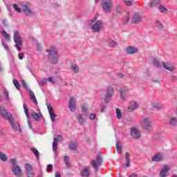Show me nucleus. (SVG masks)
Instances as JSON below:
<instances>
[{"label":"nucleus","instance_id":"f257e3e1","mask_svg":"<svg viewBox=\"0 0 177 177\" xmlns=\"http://www.w3.org/2000/svg\"><path fill=\"white\" fill-rule=\"evenodd\" d=\"M46 52H48V55L47 56L48 60L53 64H56L57 62H59V54H57V49L54 46L50 48V49H47Z\"/></svg>","mask_w":177,"mask_h":177},{"label":"nucleus","instance_id":"f03ea898","mask_svg":"<svg viewBox=\"0 0 177 177\" xmlns=\"http://www.w3.org/2000/svg\"><path fill=\"white\" fill-rule=\"evenodd\" d=\"M140 125L142 129L151 132L153 131V120L151 118L147 117L141 120Z\"/></svg>","mask_w":177,"mask_h":177},{"label":"nucleus","instance_id":"7ed1b4c3","mask_svg":"<svg viewBox=\"0 0 177 177\" xmlns=\"http://www.w3.org/2000/svg\"><path fill=\"white\" fill-rule=\"evenodd\" d=\"M120 92L121 100L125 102V100H128V99H129V96L132 95L133 90L132 88L124 86L120 88Z\"/></svg>","mask_w":177,"mask_h":177},{"label":"nucleus","instance_id":"20e7f679","mask_svg":"<svg viewBox=\"0 0 177 177\" xmlns=\"http://www.w3.org/2000/svg\"><path fill=\"white\" fill-rule=\"evenodd\" d=\"M10 162L12 164V172L17 177H20L22 175L21 173V168L19 167V165H17V160L15 158L10 159Z\"/></svg>","mask_w":177,"mask_h":177},{"label":"nucleus","instance_id":"39448f33","mask_svg":"<svg viewBox=\"0 0 177 177\" xmlns=\"http://www.w3.org/2000/svg\"><path fill=\"white\" fill-rule=\"evenodd\" d=\"M14 42L15 43V46L17 48V49L19 50V52H20V50H21V45H23V40L21 39V37H20V33H19V31L15 30L14 32Z\"/></svg>","mask_w":177,"mask_h":177},{"label":"nucleus","instance_id":"423d86ee","mask_svg":"<svg viewBox=\"0 0 177 177\" xmlns=\"http://www.w3.org/2000/svg\"><path fill=\"white\" fill-rule=\"evenodd\" d=\"M101 5L103 10L106 12H110L111 8H113V1L111 0H102Z\"/></svg>","mask_w":177,"mask_h":177},{"label":"nucleus","instance_id":"0eeeda50","mask_svg":"<svg viewBox=\"0 0 177 177\" xmlns=\"http://www.w3.org/2000/svg\"><path fill=\"white\" fill-rule=\"evenodd\" d=\"M113 96H114V88L111 86H109L105 95L104 102L109 103V102L111 100V97H113Z\"/></svg>","mask_w":177,"mask_h":177},{"label":"nucleus","instance_id":"6e6552de","mask_svg":"<svg viewBox=\"0 0 177 177\" xmlns=\"http://www.w3.org/2000/svg\"><path fill=\"white\" fill-rule=\"evenodd\" d=\"M91 28L93 32H100V31H102V28H103V21H96L95 23L93 24Z\"/></svg>","mask_w":177,"mask_h":177},{"label":"nucleus","instance_id":"1a4fd4ad","mask_svg":"<svg viewBox=\"0 0 177 177\" xmlns=\"http://www.w3.org/2000/svg\"><path fill=\"white\" fill-rule=\"evenodd\" d=\"M0 114L3 120H8L9 121L11 118H13L12 114L8 113V111H6V109L3 106L0 107Z\"/></svg>","mask_w":177,"mask_h":177},{"label":"nucleus","instance_id":"9d476101","mask_svg":"<svg viewBox=\"0 0 177 177\" xmlns=\"http://www.w3.org/2000/svg\"><path fill=\"white\" fill-rule=\"evenodd\" d=\"M91 164L92 167L94 168L95 171H97L99 167L102 165V156H97L96 158V160H91Z\"/></svg>","mask_w":177,"mask_h":177},{"label":"nucleus","instance_id":"9b49d317","mask_svg":"<svg viewBox=\"0 0 177 177\" xmlns=\"http://www.w3.org/2000/svg\"><path fill=\"white\" fill-rule=\"evenodd\" d=\"M63 140V137L61 135H58L56 138H54V141L53 143V150L55 151V154H57V145L59 142H62Z\"/></svg>","mask_w":177,"mask_h":177},{"label":"nucleus","instance_id":"f8f14e48","mask_svg":"<svg viewBox=\"0 0 177 177\" xmlns=\"http://www.w3.org/2000/svg\"><path fill=\"white\" fill-rule=\"evenodd\" d=\"M46 106L48 113L50 114L51 121L52 122H55V121H56V117H57V115L53 113V107H52V105L50 104H46Z\"/></svg>","mask_w":177,"mask_h":177},{"label":"nucleus","instance_id":"ddd939ff","mask_svg":"<svg viewBox=\"0 0 177 177\" xmlns=\"http://www.w3.org/2000/svg\"><path fill=\"white\" fill-rule=\"evenodd\" d=\"M8 121L14 131H19V132H21L20 124H19V123L15 122V119L13 118H11Z\"/></svg>","mask_w":177,"mask_h":177},{"label":"nucleus","instance_id":"4468645a","mask_svg":"<svg viewBox=\"0 0 177 177\" xmlns=\"http://www.w3.org/2000/svg\"><path fill=\"white\" fill-rule=\"evenodd\" d=\"M138 108V103L136 101H131L129 104V107L127 109V111L129 113H132L135 111Z\"/></svg>","mask_w":177,"mask_h":177},{"label":"nucleus","instance_id":"2eb2a0df","mask_svg":"<svg viewBox=\"0 0 177 177\" xmlns=\"http://www.w3.org/2000/svg\"><path fill=\"white\" fill-rule=\"evenodd\" d=\"M131 136L133 139H140V131L138 130L136 127H133L130 131Z\"/></svg>","mask_w":177,"mask_h":177},{"label":"nucleus","instance_id":"dca6fc26","mask_svg":"<svg viewBox=\"0 0 177 177\" xmlns=\"http://www.w3.org/2000/svg\"><path fill=\"white\" fill-rule=\"evenodd\" d=\"M76 102L77 101L75 100V98L74 97H71L69 100L68 108L69 110H71L73 112L77 110V108L75 106Z\"/></svg>","mask_w":177,"mask_h":177},{"label":"nucleus","instance_id":"f3484780","mask_svg":"<svg viewBox=\"0 0 177 177\" xmlns=\"http://www.w3.org/2000/svg\"><path fill=\"white\" fill-rule=\"evenodd\" d=\"M164 160V155L162 153H158L153 156L151 158V161H154L155 162H160Z\"/></svg>","mask_w":177,"mask_h":177},{"label":"nucleus","instance_id":"a211bd4d","mask_svg":"<svg viewBox=\"0 0 177 177\" xmlns=\"http://www.w3.org/2000/svg\"><path fill=\"white\" fill-rule=\"evenodd\" d=\"M24 110L28 119V127L30 129H32V126L31 125V122L30 121V113H28V108H27V106L25 104H24Z\"/></svg>","mask_w":177,"mask_h":177},{"label":"nucleus","instance_id":"6ab92c4d","mask_svg":"<svg viewBox=\"0 0 177 177\" xmlns=\"http://www.w3.org/2000/svg\"><path fill=\"white\" fill-rule=\"evenodd\" d=\"M140 21H142V16L138 13L134 14L132 18V23L138 24V23H140Z\"/></svg>","mask_w":177,"mask_h":177},{"label":"nucleus","instance_id":"aec40b11","mask_svg":"<svg viewBox=\"0 0 177 177\" xmlns=\"http://www.w3.org/2000/svg\"><path fill=\"white\" fill-rule=\"evenodd\" d=\"M169 167L168 166H165L160 171V177H166L167 174H168L169 171Z\"/></svg>","mask_w":177,"mask_h":177},{"label":"nucleus","instance_id":"412c9836","mask_svg":"<svg viewBox=\"0 0 177 177\" xmlns=\"http://www.w3.org/2000/svg\"><path fill=\"white\" fill-rule=\"evenodd\" d=\"M22 10L26 12L27 16H32L33 15L32 11H31V9H30V7H28L27 5H24L22 6Z\"/></svg>","mask_w":177,"mask_h":177},{"label":"nucleus","instance_id":"4be33fe9","mask_svg":"<svg viewBox=\"0 0 177 177\" xmlns=\"http://www.w3.org/2000/svg\"><path fill=\"white\" fill-rule=\"evenodd\" d=\"M138 48L133 46H129L127 48V53H128V55H133V53H138Z\"/></svg>","mask_w":177,"mask_h":177},{"label":"nucleus","instance_id":"5701e85b","mask_svg":"<svg viewBox=\"0 0 177 177\" xmlns=\"http://www.w3.org/2000/svg\"><path fill=\"white\" fill-rule=\"evenodd\" d=\"M162 66L164 68L168 70L169 71H174L175 70V67L174 66L169 64L168 62H162Z\"/></svg>","mask_w":177,"mask_h":177},{"label":"nucleus","instance_id":"b1692460","mask_svg":"<svg viewBox=\"0 0 177 177\" xmlns=\"http://www.w3.org/2000/svg\"><path fill=\"white\" fill-rule=\"evenodd\" d=\"M125 161H126V167H129L131 165V155L129 154V152L125 153Z\"/></svg>","mask_w":177,"mask_h":177},{"label":"nucleus","instance_id":"393cba45","mask_svg":"<svg viewBox=\"0 0 177 177\" xmlns=\"http://www.w3.org/2000/svg\"><path fill=\"white\" fill-rule=\"evenodd\" d=\"M28 91L29 92L30 100H32L33 103H35V104H38V101H37V98L35 97V95L34 94V92H32V91L30 89Z\"/></svg>","mask_w":177,"mask_h":177},{"label":"nucleus","instance_id":"a878e982","mask_svg":"<svg viewBox=\"0 0 177 177\" xmlns=\"http://www.w3.org/2000/svg\"><path fill=\"white\" fill-rule=\"evenodd\" d=\"M81 176L82 177H88L91 175V170L89 168H85L81 171Z\"/></svg>","mask_w":177,"mask_h":177},{"label":"nucleus","instance_id":"bb28decb","mask_svg":"<svg viewBox=\"0 0 177 177\" xmlns=\"http://www.w3.org/2000/svg\"><path fill=\"white\" fill-rule=\"evenodd\" d=\"M71 70L74 74H78V73H80V68H78V66L75 64H73L71 66Z\"/></svg>","mask_w":177,"mask_h":177},{"label":"nucleus","instance_id":"cd10ccee","mask_svg":"<svg viewBox=\"0 0 177 177\" xmlns=\"http://www.w3.org/2000/svg\"><path fill=\"white\" fill-rule=\"evenodd\" d=\"M76 118L79 121L80 124H81V125H84V124H85V118H84V116H82V115H76Z\"/></svg>","mask_w":177,"mask_h":177},{"label":"nucleus","instance_id":"c85d7f7f","mask_svg":"<svg viewBox=\"0 0 177 177\" xmlns=\"http://www.w3.org/2000/svg\"><path fill=\"white\" fill-rule=\"evenodd\" d=\"M116 149L118 154H121L122 153V145L118 141L116 142Z\"/></svg>","mask_w":177,"mask_h":177},{"label":"nucleus","instance_id":"c756f323","mask_svg":"<svg viewBox=\"0 0 177 177\" xmlns=\"http://www.w3.org/2000/svg\"><path fill=\"white\" fill-rule=\"evenodd\" d=\"M88 104H84L82 106V111L83 114H84L85 115H88Z\"/></svg>","mask_w":177,"mask_h":177},{"label":"nucleus","instance_id":"7c9ffc66","mask_svg":"<svg viewBox=\"0 0 177 177\" xmlns=\"http://www.w3.org/2000/svg\"><path fill=\"white\" fill-rule=\"evenodd\" d=\"M169 124L171 127H176L177 125V118H171L169 122Z\"/></svg>","mask_w":177,"mask_h":177},{"label":"nucleus","instance_id":"2f4dec72","mask_svg":"<svg viewBox=\"0 0 177 177\" xmlns=\"http://www.w3.org/2000/svg\"><path fill=\"white\" fill-rule=\"evenodd\" d=\"M33 120H35V121H41V117L39 116V114H38L37 112H33L31 114Z\"/></svg>","mask_w":177,"mask_h":177},{"label":"nucleus","instance_id":"473e14b6","mask_svg":"<svg viewBox=\"0 0 177 177\" xmlns=\"http://www.w3.org/2000/svg\"><path fill=\"white\" fill-rule=\"evenodd\" d=\"M157 5H160V0H152L149 4L150 8H156Z\"/></svg>","mask_w":177,"mask_h":177},{"label":"nucleus","instance_id":"72a5a7b5","mask_svg":"<svg viewBox=\"0 0 177 177\" xmlns=\"http://www.w3.org/2000/svg\"><path fill=\"white\" fill-rule=\"evenodd\" d=\"M158 10L159 12H160V13H167L168 12V9L165 7H164V6L162 5H159L158 7Z\"/></svg>","mask_w":177,"mask_h":177},{"label":"nucleus","instance_id":"f704fd0d","mask_svg":"<svg viewBox=\"0 0 177 177\" xmlns=\"http://www.w3.org/2000/svg\"><path fill=\"white\" fill-rule=\"evenodd\" d=\"M78 147V144L77 142H71L69 144L70 150H77Z\"/></svg>","mask_w":177,"mask_h":177},{"label":"nucleus","instance_id":"c9c22d12","mask_svg":"<svg viewBox=\"0 0 177 177\" xmlns=\"http://www.w3.org/2000/svg\"><path fill=\"white\" fill-rule=\"evenodd\" d=\"M0 159L1 161L5 162L6 161H8V156L3 153L2 151H0Z\"/></svg>","mask_w":177,"mask_h":177},{"label":"nucleus","instance_id":"e433bc0d","mask_svg":"<svg viewBox=\"0 0 177 177\" xmlns=\"http://www.w3.org/2000/svg\"><path fill=\"white\" fill-rule=\"evenodd\" d=\"M31 151L34 153L37 160H39V151H38L35 148H31Z\"/></svg>","mask_w":177,"mask_h":177},{"label":"nucleus","instance_id":"4c0bfd02","mask_svg":"<svg viewBox=\"0 0 177 177\" xmlns=\"http://www.w3.org/2000/svg\"><path fill=\"white\" fill-rule=\"evenodd\" d=\"M2 35L6 39V41H10V35H9V34H8V32H6V31L3 30Z\"/></svg>","mask_w":177,"mask_h":177},{"label":"nucleus","instance_id":"58836bf2","mask_svg":"<svg viewBox=\"0 0 177 177\" xmlns=\"http://www.w3.org/2000/svg\"><path fill=\"white\" fill-rule=\"evenodd\" d=\"M108 44L110 48H115L117 46V43L114 40H109Z\"/></svg>","mask_w":177,"mask_h":177},{"label":"nucleus","instance_id":"ea45409f","mask_svg":"<svg viewBox=\"0 0 177 177\" xmlns=\"http://www.w3.org/2000/svg\"><path fill=\"white\" fill-rule=\"evenodd\" d=\"M64 161L65 162V165H67L68 167H70V157L68 156H64Z\"/></svg>","mask_w":177,"mask_h":177},{"label":"nucleus","instance_id":"a19ab883","mask_svg":"<svg viewBox=\"0 0 177 177\" xmlns=\"http://www.w3.org/2000/svg\"><path fill=\"white\" fill-rule=\"evenodd\" d=\"M12 7L15 12H17L18 13H21V8L19 7V5L13 4Z\"/></svg>","mask_w":177,"mask_h":177},{"label":"nucleus","instance_id":"79ce46f5","mask_svg":"<svg viewBox=\"0 0 177 177\" xmlns=\"http://www.w3.org/2000/svg\"><path fill=\"white\" fill-rule=\"evenodd\" d=\"M116 117L118 120H121L122 117V113H121V110L120 109H116Z\"/></svg>","mask_w":177,"mask_h":177},{"label":"nucleus","instance_id":"37998d69","mask_svg":"<svg viewBox=\"0 0 177 177\" xmlns=\"http://www.w3.org/2000/svg\"><path fill=\"white\" fill-rule=\"evenodd\" d=\"M153 107H154V109H157L158 110H161V109H163V106L161 105V104H156V103H153L152 104Z\"/></svg>","mask_w":177,"mask_h":177},{"label":"nucleus","instance_id":"c03bdc74","mask_svg":"<svg viewBox=\"0 0 177 177\" xmlns=\"http://www.w3.org/2000/svg\"><path fill=\"white\" fill-rule=\"evenodd\" d=\"M13 84H14L15 88H17V91H20V84L19 83L17 80L14 79Z\"/></svg>","mask_w":177,"mask_h":177},{"label":"nucleus","instance_id":"a18cd8bd","mask_svg":"<svg viewBox=\"0 0 177 177\" xmlns=\"http://www.w3.org/2000/svg\"><path fill=\"white\" fill-rule=\"evenodd\" d=\"M26 172H31L32 171V166H31L30 164H26Z\"/></svg>","mask_w":177,"mask_h":177},{"label":"nucleus","instance_id":"49530a36","mask_svg":"<svg viewBox=\"0 0 177 177\" xmlns=\"http://www.w3.org/2000/svg\"><path fill=\"white\" fill-rule=\"evenodd\" d=\"M153 64L156 67H161V64H160V61L156 58L153 59Z\"/></svg>","mask_w":177,"mask_h":177},{"label":"nucleus","instance_id":"de8ad7c7","mask_svg":"<svg viewBox=\"0 0 177 177\" xmlns=\"http://www.w3.org/2000/svg\"><path fill=\"white\" fill-rule=\"evenodd\" d=\"M3 95L6 100H9V92L8 91V90L3 91Z\"/></svg>","mask_w":177,"mask_h":177},{"label":"nucleus","instance_id":"09e8293b","mask_svg":"<svg viewBox=\"0 0 177 177\" xmlns=\"http://www.w3.org/2000/svg\"><path fill=\"white\" fill-rule=\"evenodd\" d=\"M26 174H27V176L28 177H34V176H35V173H34V171H28V172H26Z\"/></svg>","mask_w":177,"mask_h":177},{"label":"nucleus","instance_id":"8fccbe9b","mask_svg":"<svg viewBox=\"0 0 177 177\" xmlns=\"http://www.w3.org/2000/svg\"><path fill=\"white\" fill-rule=\"evenodd\" d=\"M156 27H158V28L161 29L162 28V24H161V22H160L159 21H156Z\"/></svg>","mask_w":177,"mask_h":177},{"label":"nucleus","instance_id":"3c124183","mask_svg":"<svg viewBox=\"0 0 177 177\" xmlns=\"http://www.w3.org/2000/svg\"><path fill=\"white\" fill-rule=\"evenodd\" d=\"M2 45L4 48V49L7 51L9 52V46H8V44H5V43H2Z\"/></svg>","mask_w":177,"mask_h":177},{"label":"nucleus","instance_id":"603ef678","mask_svg":"<svg viewBox=\"0 0 177 177\" xmlns=\"http://www.w3.org/2000/svg\"><path fill=\"white\" fill-rule=\"evenodd\" d=\"M22 85L24 88H25V89H28V86L27 85V83L26 82V81L22 80Z\"/></svg>","mask_w":177,"mask_h":177},{"label":"nucleus","instance_id":"864d4df0","mask_svg":"<svg viewBox=\"0 0 177 177\" xmlns=\"http://www.w3.org/2000/svg\"><path fill=\"white\" fill-rule=\"evenodd\" d=\"M95 118H96V113H91L90 114V120H95Z\"/></svg>","mask_w":177,"mask_h":177},{"label":"nucleus","instance_id":"5fc2aeb1","mask_svg":"<svg viewBox=\"0 0 177 177\" xmlns=\"http://www.w3.org/2000/svg\"><path fill=\"white\" fill-rule=\"evenodd\" d=\"M53 169V165H48L47 167V171L50 172V170Z\"/></svg>","mask_w":177,"mask_h":177},{"label":"nucleus","instance_id":"6e6d98bb","mask_svg":"<svg viewBox=\"0 0 177 177\" xmlns=\"http://www.w3.org/2000/svg\"><path fill=\"white\" fill-rule=\"evenodd\" d=\"M19 60H23V57H24V53H19L18 55Z\"/></svg>","mask_w":177,"mask_h":177},{"label":"nucleus","instance_id":"4d7b16f0","mask_svg":"<svg viewBox=\"0 0 177 177\" xmlns=\"http://www.w3.org/2000/svg\"><path fill=\"white\" fill-rule=\"evenodd\" d=\"M46 84V79H44L40 82V85H42V86H44V85H45Z\"/></svg>","mask_w":177,"mask_h":177},{"label":"nucleus","instance_id":"13d9d810","mask_svg":"<svg viewBox=\"0 0 177 177\" xmlns=\"http://www.w3.org/2000/svg\"><path fill=\"white\" fill-rule=\"evenodd\" d=\"M132 1H125V4L127 6H132Z\"/></svg>","mask_w":177,"mask_h":177},{"label":"nucleus","instance_id":"bf43d9fd","mask_svg":"<svg viewBox=\"0 0 177 177\" xmlns=\"http://www.w3.org/2000/svg\"><path fill=\"white\" fill-rule=\"evenodd\" d=\"M49 82H51L52 84H55V81H53V77H48Z\"/></svg>","mask_w":177,"mask_h":177},{"label":"nucleus","instance_id":"052dcab7","mask_svg":"<svg viewBox=\"0 0 177 177\" xmlns=\"http://www.w3.org/2000/svg\"><path fill=\"white\" fill-rule=\"evenodd\" d=\"M97 19V17H94L92 19H91V24H93V23H95V21H96V20Z\"/></svg>","mask_w":177,"mask_h":177},{"label":"nucleus","instance_id":"680f3d73","mask_svg":"<svg viewBox=\"0 0 177 177\" xmlns=\"http://www.w3.org/2000/svg\"><path fill=\"white\" fill-rule=\"evenodd\" d=\"M171 81H176V80H177L176 76L171 75Z\"/></svg>","mask_w":177,"mask_h":177},{"label":"nucleus","instance_id":"e2e57ef3","mask_svg":"<svg viewBox=\"0 0 177 177\" xmlns=\"http://www.w3.org/2000/svg\"><path fill=\"white\" fill-rule=\"evenodd\" d=\"M129 177H138V174H132L131 175H130Z\"/></svg>","mask_w":177,"mask_h":177},{"label":"nucleus","instance_id":"0e129e2a","mask_svg":"<svg viewBox=\"0 0 177 177\" xmlns=\"http://www.w3.org/2000/svg\"><path fill=\"white\" fill-rule=\"evenodd\" d=\"M118 78H122V77H124V75L122 73H118Z\"/></svg>","mask_w":177,"mask_h":177},{"label":"nucleus","instance_id":"69168bd1","mask_svg":"<svg viewBox=\"0 0 177 177\" xmlns=\"http://www.w3.org/2000/svg\"><path fill=\"white\" fill-rule=\"evenodd\" d=\"M55 177H62V175H60V173L57 172L55 173Z\"/></svg>","mask_w":177,"mask_h":177},{"label":"nucleus","instance_id":"338daca9","mask_svg":"<svg viewBox=\"0 0 177 177\" xmlns=\"http://www.w3.org/2000/svg\"><path fill=\"white\" fill-rule=\"evenodd\" d=\"M37 177H42V172H39Z\"/></svg>","mask_w":177,"mask_h":177},{"label":"nucleus","instance_id":"774afa93","mask_svg":"<svg viewBox=\"0 0 177 177\" xmlns=\"http://www.w3.org/2000/svg\"><path fill=\"white\" fill-rule=\"evenodd\" d=\"M104 106H102V107L101 108V112H102V113H104Z\"/></svg>","mask_w":177,"mask_h":177}]
</instances>
